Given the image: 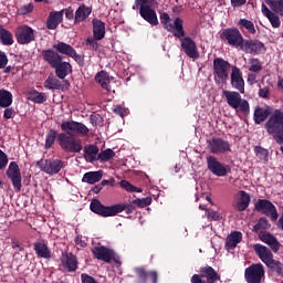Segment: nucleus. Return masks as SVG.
Returning <instances> with one entry per match:
<instances>
[{
    "label": "nucleus",
    "mask_w": 283,
    "mask_h": 283,
    "mask_svg": "<svg viewBox=\"0 0 283 283\" xmlns=\"http://www.w3.org/2000/svg\"><path fill=\"white\" fill-rule=\"evenodd\" d=\"M148 277L151 283H158V272L157 271L148 272Z\"/></svg>",
    "instance_id": "nucleus-62"
},
{
    "label": "nucleus",
    "mask_w": 283,
    "mask_h": 283,
    "mask_svg": "<svg viewBox=\"0 0 283 283\" xmlns=\"http://www.w3.org/2000/svg\"><path fill=\"white\" fill-rule=\"evenodd\" d=\"M61 133L57 135V145L65 154H81L83 151V140L74 136H87L90 128L85 124L74 120H65L61 125Z\"/></svg>",
    "instance_id": "nucleus-1"
},
{
    "label": "nucleus",
    "mask_w": 283,
    "mask_h": 283,
    "mask_svg": "<svg viewBox=\"0 0 283 283\" xmlns=\"http://www.w3.org/2000/svg\"><path fill=\"white\" fill-rule=\"evenodd\" d=\"M245 282L248 283H262L264 277V265L262 263H253L244 271Z\"/></svg>",
    "instance_id": "nucleus-15"
},
{
    "label": "nucleus",
    "mask_w": 283,
    "mask_h": 283,
    "mask_svg": "<svg viewBox=\"0 0 283 283\" xmlns=\"http://www.w3.org/2000/svg\"><path fill=\"white\" fill-rule=\"evenodd\" d=\"M102 179H103L102 170L90 171V172L84 174V176L82 178V182H87L88 185H94L96 182H101Z\"/></svg>",
    "instance_id": "nucleus-38"
},
{
    "label": "nucleus",
    "mask_w": 283,
    "mask_h": 283,
    "mask_svg": "<svg viewBox=\"0 0 283 283\" xmlns=\"http://www.w3.org/2000/svg\"><path fill=\"white\" fill-rule=\"evenodd\" d=\"M107 185H109L111 187H116V179L111 178L109 180L107 179L102 180L101 184L92 188L93 193H101V191H103V188L107 187Z\"/></svg>",
    "instance_id": "nucleus-46"
},
{
    "label": "nucleus",
    "mask_w": 283,
    "mask_h": 283,
    "mask_svg": "<svg viewBox=\"0 0 283 283\" xmlns=\"http://www.w3.org/2000/svg\"><path fill=\"white\" fill-rule=\"evenodd\" d=\"M30 101H32V103H36L38 105H43V103L48 101V95L39 91H33V93H31Z\"/></svg>",
    "instance_id": "nucleus-47"
},
{
    "label": "nucleus",
    "mask_w": 283,
    "mask_h": 283,
    "mask_svg": "<svg viewBox=\"0 0 283 283\" xmlns=\"http://www.w3.org/2000/svg\"><path fill=\"white\" fill-rule=\"evenodd\" d=\"M8 65V55L6 52L0 51V70H4Z\"/></svg>",
    "instance_id": "nucleus-58"
},
{
    "label": "nucleus",
    "mask_w": 283,
    "mask_h": 283,
    "mask_svg": "<svg viewBox=\"0 0 283 283\" xmlns=\"http://www.w3.org/2000/svg\"><path fill=\"white\" fill-rule=\"evenodd\" d=\"M233 66L229 61L222 57H216L213 60V75L214 81H220L221 83H227L229 81V74Z\"/></svg>",
    "instance_id": "nucleus-8"
},
{
    "label": "nucleus",
    "mask_w": 283,
    "mask_h": 283,
    "mask_svg": "<svg viewBox=\"0 0 283 283\" xmlns=\"http://www.w3.org/2000/svg\"><path fill=\"white\" fill-rule=\"evenodd\" d=\"M90 209L93 213H96L102 218H112L114 216H118V213H123V211H126V213H134V211H136V206L127 203L105 206L101 203V200L93 199L91 201Z\"/></svg>",
    "instance_id": "nucleus-2"
},
{
    "label": "nucleus",
    "mask_w": 283,
    "mask_h": 283,
    "mask_svg": "<svg viewBox=\"0 0 283 283\" xmlns=\"http://www.w3.org/2000/svg\"><path fill=\"white\" fill-rule=\"evenodd\" d=\"M15 39L19 45H29L35 40L34 30L29 25H20L15 29Z\"/></svg>",
    "instance_id": "nucleus-16"
},
{
    "label": "nucleus",
    "mask_w": 283,
    "mask_h": 283,
    "mask_svg": "<svg viewBox=\"0 0 283 283\" xmlns=\"http://www.w3.org/2000/svg\"><path fill=\"white\" fill-rule=\"evenodd\" d=\"M253 250L255 251L256 255L260 258L262 263L265 264V266L269 263L273 262V252H271V250H269V248H266L265 245L255 243L253 245Z\"/></svg>",
    "instance_id": "nucleus-24"
},
{
    "label": "nucleus",
    "mask_w": 283,
    "mask_h": 283,
    "mask_svg": "<svg viewBox=\"0 0 283 283\" xmlns=\"http://www.w3.org/2000/svg\"><path fill=\"white\" fill-rule=\"evenodd\" d=\"M92 254L95 260H101L102 262H106V264H109L112 260H114L116 264H120V261L116 258V253L114 252V250L105 245L94 247L92 249Z\"/></svg>",
    "instance_id": "nucleus-14"
},
{
    "label": "nucleus",
    "mask_w": 283,
    "mask_h": 283,
    "mask_svg": "<svg viewBox=\"0 0 283 283\" xmlns=\"http://www.w3.org/2000/svg\"><path fill=\"white\" fill-rule=\"evenodd\" d=\"M54 143H59V133L52 128L46 134L44 149H52Z\"/></svg>",
    "instance_id": "nucleus-40"
},
{
    "label": "nucleus",
    "mask_w": 283,
    "mask_h": 283,
    "mask_svg": "<svg viewBox=\"0 0 283 283\" xmlns=\"http://www.w3.org/2000/svg\"><path fill=\"white\" fill-rule=\"evenodd\" d=\"M42 59L50 65V67H56V65L63 61V56L53 49L43 50Z\"/></svg>",
    "instance_id": "nucleus-23"
},
{
    "label": "nucleus",
    "mask_w": 283,
    "mask_h": 283,
    "mask_svg": "<svg viewBox=\"0 0 283 283\" xmlns=\"http://www.w3.org/2000/svg\"><path fill=\"white\" fill-rule=\"evenodd\" d=\"M114 156H116V153L112 150V148H107L97 155V160H101V163H109Z\"/></svg>",
    "instance_id": "nucleus-48"
},
{
    "label": "nucleus",
    "mask_w": 283,
    "mask_h": 283,
    "mask_svg": "<svg viewBox=\"0 0 283 283\" xmlns=\"http://www.w3.org/2000/svg\"><path fill=\"white\" fill-rule=\"evenodd\" d=\"M268 20L270 21L272 28H280L282 25V21H280V15L277 13H272Z\"/></svg>",
    "instance_id": "nucleus-52"
},
{
    "label": "nucleus",
    "mask_w": 283,
    "mask_h": 283,
    "mask_svg": "<svg viewBox=\"0 0 283 283\" xmlns=\"http://www.w3.org/2000/svg\"><path fill=\"white\" fill-rule=\"evenodd\" d=\"M119 185H120V188L122 189H125L126 191H129L130 193H134V192H136V193H140V188H137L136 186H134V185H132L129 181H127V180H122L120 182H119Z\"/></svg>",
    "instance_id": "nucleus-49"
},
{
    "label": "nucleus",
    "mask_w": 283,
    "mask_h": 283,
    "mask_svg": "<svg viewBox=\"0 0 283 283\" xmlns=\"http://www.w3.org/2000/svg\"><path fill=\"white\" fill-rule=\"evenodd\" d=\"M63 14H65V10L51 11L46 19V29L56 30V28L63 23Z\"/></svg>",
    "instance_id": "nucleus-25"
},
{
    "label": "nucleus",
    "mask_w": 283,
    "mask_h": 283,
    "mask_svg": "<svg viewBox=\"0 0 283 283\" xmlns=\"http://www.w3.org/2000/svg\"><path fill=\"white\" fill-rule=\"evenodd\" d=\"M0 41L2 45H12L14 43L12 33L3 28V25H0Z\"/></svg>",
    "instance_id": "nucleus-42"
},
{
    "label": "nucleus",
    "mask_w": 283,
    "mask_h": 283,
    "mask_svg": "<svg viewBox=\"0 0 283 283\" xmlns=\"http://www.w3.org/2000/svg\"><path fill=\"white\" fill-rule=\"evenodd\" d=\"M32 10H34V6L32 3H29V4L22 6L18 10V12H19V14H30V12H32Z\"/></svg>",
    "instance_id": "nucleus-55"
},
{
    "label": "nucleus",
    "mask_w": 283,
    "mask_h": 283,
    "mask_svg": "<svg viewBox=\"0 0 283 283\" xmlns=\"http://www.w3.org/2000/svg\"><path fill=\"white\" fill-rule=\"evenodd\" d=\"M254 154L259 158H264V156H266V149L262 148V146H255Z\"/></svg>",
    "instance_id": "nucleus-59"
},
{
    "label": "nucleus",
    "mask_w": 283,
    "mask_h": 283,
    "mask_svg": "<svg viewBox=\"0 0 283 283\" xmlns=\"http://www.w3.org/2000/svg\"><path fill=\"white\" fill-rule=\"evenodd\" d=\"M220 282V274L211 268V265H205L199 269V274H193L191 283H217Z\"/></svg>",
    "instance_id": "nucleus-7"
},
{
    "label": "nucleus",
    "mask_w": 283,
    "mask_h": 283,
    "mask_svg": "<svg viewBox=\"0 0 283 283\" xmlns=\"http://www.w3.org/2000/svg\"><path fill=\"white\" fill-rule=\"evenodd\" d=\"M231 87L240 92V94H244V77H242V71L238 66H232L231 74Z\"/></svg>",
    "instance_id": "nucleus-20"
},
{
    "label": "nucleus",
    "mask_w": 283,
    "mask_h": 283,
    "mask_svg": "<svg viewBox=\"0 0 283 283\" xmlns=\"http://www.w3.org/2000/svg\"><path fill=\"white\" fill-rule=\"evenodd\" d=\"M261 11L264 14V17H266V19L270 18L274 13V11H271V9H269V7H266V4H264V3H262V6H261Z\"/></svg>",
    "instance_id": "nucleus-61"
},
{
    "label": "nucleus",
    "mask_w": 283,
    "mask_h": 283,
    "mask_svg": "<svg viewBox=\"0 0 283 283\" xmlns=\"http://www.w3.org/2000/svg\"><path fill=\"white\" fill-rule=\"evenodd\" d=\"M139 14L144 21H147L150 25H158V15L156 14V10L149 7L139 8Z\"/></svg>",
    "instance_id": "nucleus-28"
},
{
    "label": "nucleus",
    "mask_w": 283,
    "mask_h": 283,
    "mask_svg": "<svg viewBox=\"0 0 283 283\" xmlns=\"http://www.w3.org/2000/svg\"><path fill=\"white\" fill-rule=\"evenodd\" d=\"M133 205H136V207H139V209H145V207H149V205H151V197L135 199Z\"/></svg>",
    "instance_id": "nucleus-50"
},
{
    "label": "nucleus",
    "mask_w": 283,
    "mask_h": 283,
    "mask_svg": "<svg viewBox=\"0 0 283 283\" xmlns=\"http://www.w3.org/2000/svg\"><path fill=\"white\" fill-rule=\"evenodd\" d=\"M223 96L226 97V101L232 109H239L241 114H244V116H249L251 114V106L249 105V101L243 99L242 95L235 91H222Z\"/></svg>",
    "instance_id": "nucleus-4"
},
{
    "label": "nucleus",
    "mask_w": 283,
    "mask_h": 283,
    "mask_svg": "<svg viewBox=\"0 0 283 283\" xmlns=\"http://www.w3.org/2000/svg\"><path fill=\"white\" fill-rule=\"evenodd\" d=\"M265 129L277 145H283V112L275 109L265 123Z\"/></svg>",
    "instance_id": "nucleus-3"
},
{
    "label": "nucleus",
    "mask_w": 283,
    "mask_h": 283,
    "mask_svg": "<svg viewBox=\"0 0 283 283\" xmlns=\"http://www.w3.org/2000/svg\"><path fill=\"white\" fill-rule=\"evenodd\" d=\"M268 273L271 277H283V263L282 261L273 260L268 265Z\"/></svg>",
    "instance_id": "nucleus-34"
},
{
    "label": "nucleus",
    "mask_w": 283,
    "mask_h": 283,
    "mask_svg": "<svg viewBox=\"0 0 283 283\" xmlns=\"http://www.w3.org/2000/svg\"><path fill=\"white\" fill-rule=\"evenodd\" d=\"M207 218L209 220H214V221L222 220V217L220 216V213H218L217 211H212V210L208 211Z\"/></svg>",
    "instance_id": "nucleus-60"
},
{
    "label": "nucleus",
    "mask_w": 283,
    "mask_h": 283,
    "mask_svg": "<svg viewBox=\"0 0 283 283\" xmlns=\"http://www.w3.org/2000/svg\"><path fill=\"white\" fill-rule=\"evenodd\" d=\"M135 273L137 274L139 283H147V277L149 276V273H147V271H145V269L137 268V269H135Z\"/></svg>",
    "instance_id": "nucleus-51"
},
{
    "label": "nucleus",
    "mask_w": 283,
    "mask_h": 283,
    "mask_svg": "<svg viewBox=\"0 0 283 283\" xmlns=\"http://www.w3.org/2000/svg\"><path fill=\"white\" fill-rule=\"evenodd\" d=\"M98 146L88 144L84 146V158L87 163H95L98 160Z\"/></svg>",
    "instance_id": "nucleus-35"
},
{
    "label": "nucleus",
    "mask_w": 283,
    "mask_h": 283,
    "mask_svg": "<svg viewBox=\"0 0 283 283\" xmlns=\"http://www.w3.org/2000/svg\"><path fill=\"white\" fill-rule=\"evenodd\" d=\"M61 262L67 273H74L78 269V259L73 253L63 254Z\"/></svg>",
    "instance_id": "nucleus-26"
},
{
    "label": "nucleus",
    "mask_w": 283,
    "mask_h": 283,
    "mask_svg": "<svg viewBox=\"0 0 283 283\" xmlns=\"http://www.w3.org/2000/svg\"><path fill=\"white\" fill-rule=\"evenodd\" d=\"M265 2L275 14L283 17V0H265Z\"/></svg>",
    "instance_id": "nucleus-44"
},
{
    "label": "nucleus",
    "mask_w": 283,
    "mask_h": 283,
    "mask_svg": "<svg viewBox=\"0 0 283 283\" xmlns=\"http://www.w3.org/2000/svg\"><path fill=\"white\" fill-rule=\"evenodd\" d=\"M36 167L49 176H54L65 167V163L61 159H40L36 161Z\"/></svg>",
    "instance_id": "nucleus-11"
},
{
    "label": "nucleus",
    "mask_w": 283,
    "mask_h": 283,
    "mask_svg": "<svg viewBox=\"0 0 283 283\" xmlns=\"http://www.w3.org/2000/svg\"><path fill=\"white\" fill-rule=\"evenodd\" d=\"M53 70H55V76H57V78L65 81V77L72 74V64L62 60L60 63L53 66Z\"/></svg>",
    "instance_id": "nucleus-29"
},
{
    "label": "nucleus",
    "mask_w": 283,
    "mask_h": 283,
    "mask_svg": "<svg viewBox=\"0 0 283 283\" xmlns=\"http://www.w3.org/2000/svg\"><path fill=\"white\" fill-rule=\"evenodd\" d=\"M95 81L101 85L102 90H106V92H112V87L109 86V74H107V72H98L95 75Z\"/></svg>",
    "instance_id": "nucleus-37"
},
{
    "label": "nucleus",
    "mask_w": 283,
    "mask_h": 283,
    "mask_svg": "<svg viewBox=\"0 0 283 283\" xmlns=\"http://www.w3.org/2000/svg\"><path fill=\"white\" fill-rule=\"evenodd\" d=\"M220 39L237 50H241L242 44L244 43V35H242V32H240V29L238 28L223 29L220 33Z\"/></svg>",
    "instance_id": "nucleus-5"
},
{
    "label": "nucleus",
    "mask_w": 283,
    "mask_h": 283,
    "mask_svg": "<svg viewBox=\"0 0 283 283\" xmlns=\"http://www.w3.org/2000/svg\"><path fill=\"white\" fill-rule=\"evenodd\" d=\"M93 36L95 41H103L105 39V22L99 19H93Z\"/></svg>",
    "instance_id": "nucleus-31"
},
{
    "label": "nucleus",
    "mask_w": 283,
    "mask_h": 283,
    "mask_svg": "<svg viewBox=\"0 0 283 283\" xmlns=\"http://www.w3.org/2000/svg\"><path fill=\"white\" fill-rule=\"evenodd\" d=\"M259 240L264 242V244H269L273 253H277V251H280V247H282L280 241H277V238H275V235H273L271 232H260Z\"/></svg>",
    "instance_id": "nucleus-27"
},
{
    "label": "nucleus",
    "mask_w": 283,
    "mask_h": 283,
    "mask_svg": "<svg viewBox=\"0 0 283 283\" xmlns=\"http://www.w3.org/2000/svg\"><path fill=\"white\" fill-rule=\"evenodd\" d=\"M90 120L92 123V126L96 127V125H98V122L101 120V115H91Z\"/></svg>",
    "instance_id": "nucleus-64"
},
{
    "label": "nucleus",
    "mask_w": 283,
    "mask_h": 283,
    "mask_svg": "<svg viewBox=\"0 0 283 283\" xmlns=\"http://www.w3.org/2000/svg\"><path fill=\"white\" fill-rule=\"evenodd\" d=\"M240 199L234 205V209L239 212L247 211L249 209V205H251V195L244 190H240Z\"/></svg>",
    "instance_id": "nucleus-32"
},
{
    "label": "nucleus",
    "mask_w": 283,
    "mask_h": 283,
    "mask_svg": "<svg viewBox=\"0 0 283 283\" xmlns=\"http://www.w3.org/2000/svg\"><path fill=\"white\" fill-rule=\"evenodd\" d=\"M272 112H271V107H260L258 106L254 109V115H253V119L255 125H262V123H264V120H266V118H269V116H271Z\"/></svg>",
    "instance_id": "nucleus-33"
},
{
    "label": "nucleus",
    "mask_w": 283,
    "mask_h": 283,
    "mask_svg": "<svg viewBox=\"0 0 283 283\" xmlns=\"http://www.w3.org/2000/svg\"><path fill=\"white\" fill-rule=\"evenodd\" d=\"M208 151L214 156H224L231 151V143L222 137H212L207 140Z\"/></svg>",
    "instance_id": "nucleus-9"
},
{
    "label": "nucleus",
    "mask_w": 283,
    "mask_h": 283,
    "mask_svg": "<svg viewBox=\"0 0 283 283\" xmlns=\"http://www.w3.org/2000/svg\"><path fill=\"white\" fill-rule=\"evenodd\" d=\"M14 116H17V112L12 107L9 106L4 108L3 118L10 120V118H14Z\"/></svg>",
    "instance_id": "nucleus-54"
},
{
    "label": "nucleus",
    "mask_w": 283,
    "mask_h": 283,
    "mask_svg": "<svg viewBox=\"0 0 283 283\" xmlns=\"http://www.w3.org/2000/svg\"><path fill=\"white\" fill-rule=\"evenodd\" d=\"M207 167L213 176H218V178H224L227 174H231V166L222 164L216 156L207 157Z\"/></svg>",
    "instance_id": "nucleus-12"
},
{
    "label": "nucleus",
    "mask_w": 283,
    "mask_h": 283,
    "mask_svg": "<svg viewBox=\"0 0 283 283\" xmlns=\"http://www.w3.org/2000/svg\"><path fill=\"white\" fill-rule=\"evenodd\" d=\"M92 14V8L85 4H82L75 11V22L81 23Z\"/></svg>",
    "instance_id": "nucleus-39"
},
{
    "label": "nucleus",
    "mask_w": 283,
    "mask_h": 283,
    "mask_svg": "<svg viewBox=\"0 0 283 283\" xmlns=\"http://www.w3.org/2000/svg\"><path fill=\"white\" fill-rule=\"evenodd\" d=\"M239 30L243 31L247 30L249 34H255L258 31L255 30V24L253 21L247 19H240L237 23Z\"/></svg>",
    "instance_id": "nucleus-41"
},
{
    "label": "nucleus",
    "mask_w": 283,
    "mask_h": 283,
    "mask_svg": "<svg viewBox=\"0 0 283 283\" xmlns=\"http://www.w3.org/2000/svg\"><path fill=\"white\" fill-rule=\"evenodd\" d=\"M271 229V223H269V220L264 217L260 218L256 222V224L253 227V231L255 233H266V230Z\"/></svg>",
    "instance_id": "nucleus-43"
},
{
    "label": "nucleus",
    "mask_w": 283,
    "mask_h": 283,
    "mask_svg": "<svg viewBox=\"0 0 283 283\" xmlns=\"http://www.w3.org/2000/svg\"><path fill=\"white\" fill-rule=\"evenodd\" d=\"M254 209L259 213H263V216L270 218L272 222L277 221V218H280L277 208L269 199H259L254 205Z\"/></svg>",
    "instance_id": "nucleus-10"
},
{
    "label": "nucleus",
    "mask_w": 283,
    "mask_h": 283,
    "mask_svg": "<svg viewBox=\"0 0 283 283\" xmlns=\"http://www.w3.org/2000/svg\"><path fill=\"white\" fill-rule=\"evenodd\" d=\"M81 280H82V283H98V281H96V279H94L92 275H90L87 273H82Z\"/></svg>",
    "instance_id": "nucleus-57"
},
{
    "label": "nucleus",
    "mask_w": 283,
    "mask_h": 283,
    "mask_svg": "<svg viewBox=\"0 0 283 283\" xmlns=\"http://www.w3.org/2000/svg\"><path fill=\"white\" fill-rule=\"evenodd\" d=\"M259 96H260V98H269V96H271V93L269 92V88H266V87L260 88Z\"/></svg>",
    "instance_id": "nucleus-63"
},
{
    "label": "nucleus",
    "mask_w": 283,
    "mask_h": 283,
    "mask_svg": "<svg viewBox=\"0 0 283 283\" xmlns=\"http://www.w3.org/2000/svg\"><path fill=\"white\" fill-rule=\"evenodd\" d=\"M160 23L164 25L167 32H172L176 39H182V36H185V27L182 19L176 18L174 20V24H171V18L169 17V13L164 12L160 15Z\"/></svg>",
    "instance_id": "nucleus-6"
},
{
    "label": "nucleus",
    "mask_w": 283,
    "mask_h": 283,
    "mask_svg": "<svg viewBox=\"0 0 283 283\" xmlns=\"http://www.w3.org/2000/svg\"><path fill=\"white\" fill-rule=\"evenodd\" d=\"M240 50H242V52H244L245 54H252V56H260V54H264L266 52V46L262 43V41L258 39H244Z\"/></svg>",
    "instance_id": "nucleus-13"
},
{
    "label": "nucleus",
    "mask_w": 283,
    "mask_h": 283,
    "mask_svg": "<svg viewBox=\"0 0 283 283\" xmlns=\"http://www.w3.org/2000/svg\"><path fill=\"white\" fill-rule=\"evenodd\" d=\"M53 50H55L60 54H64L65 56H70L74 59L76 63H83V56H81L76 49L65 42H59L57 44H53Z\"/></svg>",
    "instance_id": "nucleus-18"
},
{
    "label": "nucleus",
    "mask_w": 283,
    "mask_h": 283,
    "mask_svg": "<svg viewBox=\"0 0 283 283\" xmlns=\"http://www.w3.org/2000/svg\"><path fill=\"white\" fill-rule=\"evenodd\" d=\"M8 167V155L0 149V170Z\"/></svg>",
    "instance_id": "nucleus-56"
},
{
    "label": "nucleus",
    "mask_w": 283,
    "mask_h": 283,
    "mask_svg": "<svg viewBox=\"0 0 283 283\" xmlns=\"http://www.w3.org/2000/svg\"><path fill=\"white\" fill-rule=\"evenodd\" d=\"M7 177L11 180L13 189L19 193L23 185L21 184V169L17 161H11L7 169Z\"/></svg>",
    "instance_id": "nucleus-17"
},
{
    "label": "nucleus",
    "mask_w": 283,
    "mask_h": 283,
    "mask_svg": "<svg viewBox=\"0 0 283 283\" xmlns=\"http://www.w3.org/2000/svg\"><path fill=\"white\" fill-rule=\"evenodd\" d=\"M242 242V232L240 231H232L226 239V250L233 251L238 244Z\"/></svg>",
    "instance_id": "nucleus-30"
},
{
    "label": "nucleus",
    "mask_w": 283,
    "mask_h": 283,
    "mask_svg": "<svg viewBox=\"0 0 283 283\" xmlns=\"http://www.w3.org/2000/svg\"><path fill=\"white\" fill-rule=\"evenodd\" d=\"M33 250L38 258L50 260L52 258V250L48 247V241L41 239L33 243Z\"/></svg>",
    "instance_id": "nucleus-22"
},
{
    "label": "nucleus",
    "mask_w": 283,
    "mask_h": 283,
    "mask_svg": "<svg viewBox=\"0 0 283 283\" xmlns=\"http://www.w3.org/2000/svg\"><path fill=\"white\" fill-rule=\"evenodd\" d=\"M181 50L185 52L186 56H189V59H200L198 45L196 44V41H193V39L190 36H182Z\"/></svg>",
    "instance_id": "nucleus-19"
},
{
    "label": "nucleus",
    "mask_w": 283,
    "mask_h": 283,
    "mask_svg": "<svg viewBox=\"0 0 283 283\" xmlns=\"http://www.w3.org/2000/svg\"><path fill=\"white\" fill-rule=\"evenodd\" d=\"M14 97L12 93L6 88L0 90V108H8L12 105Z\"/></svg>",
    "instance_id": "nucleus-36"
},
{
    "label": "nucleus",
    "mask_w": 283,
    "mask_h": 283,
    "mask_svg": "<svg viewBox=\"0 0 283 283\" xmlns=\"http://www.w3.org/2000/svg\"><path fill=\"white\" fill-rule=\"evenodd\" d=\"M98 40L94 39V38H87L86 39V48L88 50H92L93 52H96V50H98Z\"/></svg>",
    "instance_id": "nucleus-53"
},
{
    "label": "nucleus",
    "mask_w": 283,
    "mask_h": 283,
    "mask_svg": "<svg viewBox=\"0 0 283 283\" xmlns=\"http://www.w3.org/2000/svg\"><path fill=\"white\" fill-rule=\"evenodd\" d=\"M249 72H252L254 74H260L262 71V61L258 57H251L249 59Z\"/></svg>",
    "instance_id": "nucleus-45"
},
{
    "label": "nucleus",
    "mask_w": 283,
    "mask_h": 283,
    "mask_svg": "<svg viewBox=\"0 0 283 283\" xmlns=\"http://www.w3.org/2000/svg\"><path fill=\"white\" fill-rule=\"evenodd\" d=\"M44 87L45 90H60L61 92H66V90H70V81L64 80L61 82V80L51 75L44 81Z\"/></svg>",
    "instance_id": "nucleus-21"
}]
</instances>
